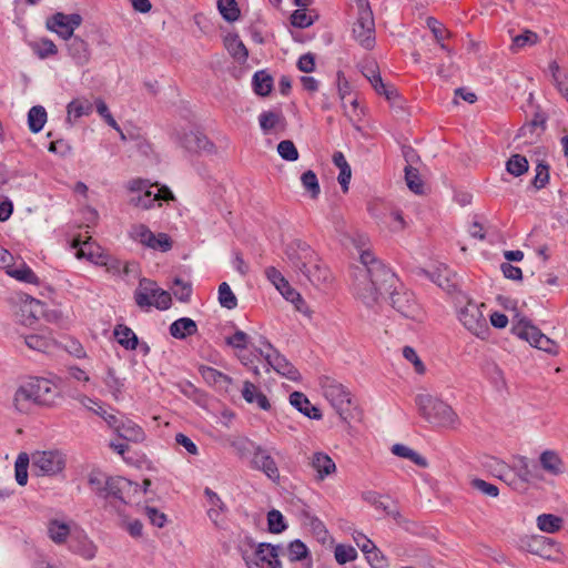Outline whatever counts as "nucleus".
I'll list each match as a JSON object with an SVG mask.
<instances>
[{"label":"nucleus","mask_w":568,"mask_h":568,"mask_svg":"<svg viewBox=\"0 0 568 568\" xmlns=\"http://www.w3.org/2000/svg\"><path fill=\"white\" fill-rule=\"evenodd\" d=\"M362 266L354 270L355 295L367 306L377 303L381 295L390 292L398 280L395 273L369 251L361 254Z\"/></svg>","instance_id":"obj_1"},{"label":"nucleus","mask_w":568,"mask_h":568,"mask_svg":"<svg viewBox=\"0 0 568 568\" xmlns=\"http://www.w3.org/2000/svg\"><path fill=\"white\" fill-rule=\"evenodd\" d=\"M415 403L419 414L436 427L456 428L459 424V417L455 410L447 403L430 394H418Z\"/></svg>","instance_id":"obj_2"},{"label":"nucleus","mask_w":568,"mask_h":568,"mask_svg":"<svg viewBox=\"0 0 568 568\" xmlns=\"http://www.w3.org/2000/svg\"><path fill=\"white\" fill-rule=\"evenodd\" d=\"M357 10L356 21L353 27L355 40L366 50L375 47V21L368 0H355Z\"/></svg>","instance_id":"obj_3"},{"label":"nucleus","mask_w":568,"mask_h":568,"mask_svg":"<svg viewBox=\"0 0 568 568\" xmlns=\"http://www.w3.org/2000/svg\"><path fill=\"white\" fill-rule=\"evenodd\" d=\"M134 301L141 310H150L154 306L158 310H168L171 306V294L149 278H141L134 291Z\"/></svg>","instance_id":"obj_4"},{"label":"nucleus","mask_w":568,"mask_h":568,"mask_svg":"<svg viewBox=\"0 0 568 568\" xmlns=\"http://www.w3.org/2000/svg\"><path fill=\"white\" fill-rule=\"evenodd\" d=\"M320 385L324 397L331 403L343 420H347L351 415L352 397L344 385L331 378L323 376Z\"/></svg>","instance_id":"obj_5"},{"label":"nucleus","mask_w":568,"mask_h":568,"mask_svg":"<svg viewBox=\"0 0 568 568\" xmlns=\"http://www.w3.org/2000/svg\"><path fill=\"white\" fill-rule=\"evenodd\" d=\"M481 306L473 301H467L466 304L458 310V318L466 329L475 336L485 339L488 335L489 327L486 318L481 312Z\"/></svg>","instance_id":"obj_6"},{"label":"nucleus","mask_w":568,"mask_h":568,"mask_svg":"<svg viewBox=\"0 0 568 568\" xmlns=\"http://www.w3.org/2000/svg\"><path fill=\"white\" fill-rule=\"evenodd\" d=\"M65 455L59 450L36 452L31 465L37 475L54 476L65 468Z\"/></svg>","instance_id":"obj_7"},{"label":"nucleus","mask_w":568,"mask_h":568,"mask_svg":"<svg viewBox=\"0 0 568 568\" xmlns=\"http://www.w3.org/2000/svg\"><path fill=\"white\" fill-rule=\"evenodd\" d=\"M263 348L254 347V352L262 356L270 367L290 381L297 382L301 379L300 372L292 363L281 355L267 341L263 342Z\"/></svg>","instance_id":"obj_8"},{"label":"nucleus","mask_w":568,"mask_h":568,"mask_svg":"<svg viewBox=\"0 0 568 568\" xmlns=\"http://www.w3.org/2000/svg\"><path fill=\"white\" fill-rule=\"evenodd\" d=\"M129 235L133 241L139 242L143 246L152 248V250L168 252L172 248V241L168 234H165V233L154 234L144 224L132 225L130 229Z\"/></svg>","instance_id":"obj_9"},{"label":"nucleus","mask_w":568,"mask_h":568,"mask_svg":"<svg viewBox=\"0 0 568 568\" xmlns=\"http://www.w3.org/2000/svg\"><path fill=\"white\" fill-rule=\"evenodd\" d=\"M82 16L79 13L55 12L45 21V27L59 38L67 40L74 36V30L82 24Z\"/></svg>","instance_id":"obj_10"},{"label":"nucleus","mask_w":568,"mask_h":568,"mask_svg":"<svg viewBox=\"0 0 568 568\" xmlns=\"http://www.w3.org/2000/svg\"><path fill=\"white\" fill-rule=\"evenodd\" d=\"M288 263L303 273L310 264L316 262V254L308 244L302 241L291 242L285 250Z\"/></svg>","instance_id":"obj_11"},{"label":"nucleus","mask_w":568,"mask_h":568,"mask_svg":"<svg viewBox=\"0 0 568 568\" xmlns=\"http://www.w3.org/2000/svg\"><path fill=\"white\" fill-rule=\"evenodd\" d=\"M390 294L392 306L403 316L410 320H417L420 316V310L416 303L413 293L404 291L397 292L396 286L387 292Z\"/></svg>","instance_id":"obj_12"},{"label":"nucleus","mask_w":568,"mask_h":568,"mask_svg":"<svg viewBox=\"0 0 568 568\" xmlns=\"http://www.w3.org/2000/svg\"><path fill=\"white\" fill-rule=\"evenodd\" d=\"M178 140L187 152L206 154L214 152V144L200 131L183 132L182 135L178 136Z\"/></svg>","instance_id":"obj_13"},{"label":"nucleus","mask_w":568,"mask_h":568,"mask_svg":"<svg viewBox=\"0 0 568 568\" xmlns=\"http://www.w3.org/2000/svg\"><path fill=\"white\" fill-rule=\"evenodd\" d=\"M308 466L314 471L315 481H324L337 471L335 462L323 452H315L308 457Z\"/></svg>","instance_id":"obj_14"},{"label":"nucleus","mask_w":568,"mask_h":568,"mask_svg":"<svg viewBox=\"0 0 568 568\" xmlns=\"http://www.w3.org/2000/svg\"><path fill=\"white\" fill-rule=\"evenodd\" d=\"M38 406H51L58 396L57 387L47 378L33 377L28 381Z\"/></svg>","instance_id":"obj_15"},{"label":"nucleus","mask_w":568,"mask_h":568,"mask_svg":"<svg viewBox=\"0 0 568 568\" xmlns=\"http://www.w3.org/2000/svg\"><path fill=\"white\" fill-rule=\"evenodd\" d=\"M44 313V305L29 295L21 297L19 311L16 313L18 321L26 325H32Z\"/></svg>","instance_id":"obj_16"},{"label":"nucleus","mask_w":568,"mask_h":568,"mask_svg":"<svg viewBox=\"0 0 568 568\" xmlns=\"http://www.w3.org/2000/svg\"><path fill=\"white\" fill-rule=\"evenodd\" d=\"M251 465L254 469L263 471L271 480L278 481L280 470L274 458L261 446L254 450Z\"/></svg>","instance_id":"obj_17"},{"label":"nucleus","mask_w":568,"mask_h":568,"mask_svg":"<svg viewBox=\"0 0 568 568\" xmlns=\"http://www.w3.org/2000/svg\"><path fill=\"white\" fill-rule=\"evenodd\" d=\"M65 41L68 55L75 62V64L80 67L88 64L91 59L89 43L79 36H72Z\"/></svg>","instance_id":"obj_18"},{"label":"nucleus","mask_w":568,"mask_h":568,"mask_svg":"<svg viewBox=\"0 0 568 568\" xmlns=\"http://www.w3.org/2000/svg\"><path fill=\"white\" fill-rule=\"evenodd\" d=\"M116 434L129 442L140 443L144 439L145 435L143 429L128 418H116L115 425L111 427Z\"/></svg>","instance_id":"obj_19"},{"label":"nucleus","mask_w":568,"mask_h":568,"mask_svg":"<svg viewBox=\"0 0 568 568\" xmlns=\"http://www.w3.org/2000/svg\"><path fill=\"white\" fill-rule=\"evenodd\" d=\"M280 550V546L261 542L254 550L255 559L267 564L270 568H282V564L278 559Z\"/></svg>","instance_id":"obj_20"},{"label":"nucleus","mask_w":568,"mask_h":568,"mask_svg":"<svg viewBox=\"0 0 568 568\" xmlns=\"http://www.w3.org/2000/svg\"><path fill=\"white\" fill-rule=\"evenodd\" d=\"M241 394L245 402H247L248 404H256L257 407L263 410L271 409V403L267 399L266 395L262 393L255 384L245 381L243 383Z\"/></svg>","instance_id":"obj_21"},{"label":"nucleus","mask_w":568,"mask_h":568,"mask_svg":"<svg viewBox=\"0 0 568 568\" xmlns=\"http://www.w3.org/2000/svg\"><path fill=\"white\" fill-rule=\"evenodd\" d=\"M32 390L33 388L29 385L28 381L17 389L13 402L17 410L20 413H30L33 406H38Z\"/></svg>","instance_id":"obj_22"},{"label":"nucleus","mask_w":568,"mask_h":568,"mask_svg":"<svg viewBox=\"0 0 568 568\" xmlns=\"http://www.w3.org/2000/svg\"><path fill=\"white\" fill-rule=\"evenodd\" d=\"M513 333L519 338L527 341L534 347L536 346L539 336L544 335L538 327L532 325L530 321L526 318H520L516 324H514Z\"/></svg>","instance_id":"obj_23"},{"label":"nucleus","mask_w":568,"mask_h":568,"mask_svg":"<svg viewBox=\"0 0 568 568\" xmlns=\"http://www.w3.org/2000/svg\"><path fill=\"white\" fill-rule=\"evenodd\" d=\"M290 403L298 412L310 418L320 419L322 417L320 409L311 405L308 398L301 392H293L290 395Z\"/></svg>","instance_id":"obj_24"},{"label":"nucleus","mask_w":568,"mask_h":568,"mask_svg":"<svg viewBox=\"0 0 568 568\" xmlns=\"http://www.w3.org/2000/svg\"><path fill=\"white\" fill-rule=\"evenodd\" d=\"M70 549L81 555L85 559H92L95 556V547L83 532L71 536Z\"/></svg>","instance_id":"obj_25"},{"label":"nucleus","mask_w":568,"mask_h":568,"mask_svg":"<svg viewBox=\"0 0 568 568\" xmlns=\"http://www.w3.org/2000/svg\"><path fill=\"white\" fill-rule=\"evenodd\" d=\"M426 24L432 31L440 49L444 50L447 53V55L452 59V57L454 55V51L444 43V39L449 38L452 33L444 27L443 23H440L434 17H428L426 20Z\"/></svg>","instance_id":"obj_26"},{"label":"nucleus","mask_w":568,"mask_h":568,"mask_svg":"<svg viewBox=\"0 0 568 568\" xmlns=\"http://www.w3.org/2000/svg\"><path fill=\"white\" fill-rule=\"evenodd\" d=\"M196 323L189 317L179 318L170 325V334L178 339H184L187 336L196 334Z\"/></svg>","instance_id":"obj_27"},{"label":"nucleus","mask_w":568,"mask_h":568,"mask_svg":"<svg viewBox=\"0 0 568 568\" xmlns=\"http://www.w3.org/2000/svg\"><path fill=\"white\" fill-rule=\"evenodd\" d=\"M23 343L33 351L49 353L55 347V342L44 334H30L22 336Z\"/></svg>","instance_id":"obj_28"},{"label":"nucleus","mask_w":568,"mask_h":568,"mask_svg":"<svg viewBox=\"0 0 568 568\" xmlns=\"http://www.w3.org/2000/svg\"><path fill=\"white\" fill-rule=\"evenodd\" d=\"M523 544L527 551L542 557L547 556V552L555 546L552 539L544 536H531L523 540Z\"/></svg>","instance_id":"obj_29"},{"label":"nucleus","mask_w":568,"mask_h":568,"mask_svg":"<svg viewBox=\"0 0 568 568\" xmlns=\"http://www.w3.org/2000/svg\"><path fill=\"white\" fill-rule=\"evenodd\" d=\"M540 466L544 470L552 476H558L564 473V463L559 455L554 450H545L539 457Z\"/></svg>","instance_id":"obj_30"},{"label":"nucleus","mask_w":568,"mask_h":568,"mask_svg":"<svg viewBox=\"0 0 568 568\" xmlns=\"http://www.w3.org/2000/svg\"><path fill=\"white\" fill-rule=\"evenodd\" d=\"M302 274L314 285H321L331 280L329 270L322 265L317 258Z\"/></svg>","instance_id":"obj_31"},{"label":"nucleus","mask_w":568,"mask_h":568,"mask_svg":"<svg viewBox=\"0 0 568 568\" xmlns=\"http://www.w3.org/2000/svg\"><path fill=\"white\" fill-rule=\"evenodd\" d=\"M199 373L211 386L226 387L232 383V378L230 376L210 366L201 365L199 367Z\"/></svg>","instance_id":"obj_32"},{"label":"nucleus","mask_w":568,"mask_h":568,"mask_svg":"<svg viewBox=\"0 0 568 568\" xmlns=\"http://www.w3.org/2000/svg\"><path fill=\"white\" fill-rule=\"evenodd\" d=\"M103 383L115 400H119L122 397L125 387V378L118 376L114 368H106Z\"/></svg>","instance_id":"obj_33"},{"label":"nucleus","mask_w":568,"mask_h":568,"mask_svg":"<svg viewBox=\"0 0 568 568\" xmlns=\"http://www.w3.org/2000/svg\"><path fill=\"white\" fill-rule=\"evenodd\" d=\"M80 404L89 410H92L94 414L100 416L105 420L109 427L115 425L118 416L115 414L109 413L102 405H100L97 400L82 395L79 397Z\"/></svg>","instance_id":"obj_34"},{"label":"nucleus","mask_w":568,"mask_h":568,"mask_svg":"<svg viewBox=\"0 0 568 568\" xmlns=\"http://www.w3.org/2000/svg\"><path fill=\"white\" fill-rule=\"evenodd\" d=\"M71 535V527L58 519H51L48 523V536L57 545L64 544Z\"/></svg>","instance_id":"obj_35"},{"label":"nucleus","mask_w":568,"mask_h":568,"mask_svg":"<svg viewBox=\"0 0 568 568\" xmlns=\"http://www.w3.org/2000/svg\"><path fill=\"white\" fill-rule=\"evenodd\" d=\"M130 485V481L122 477H110L106 479L104 485V491L100 497L103 498H115L121 501H124V498L122 496L123 489Z\"/></svg>","instance_id":"obj_36"},{"label":"nucleus","mask_w":568,"mask_h":568,"mask_svg":"<svg viewBox=\"0 0 568 568\" xmlns=\"http://www.w3.org/2000/svg\"><path fill=\"white\" fill-rule=\"evenodd\" d=\"M225 47L229 53L240 63L247 60L248 51L239 36H229L225 38Z\"/></svg>","instance_id":"obj_37"},{"label":"nucleus","mask_w":568,"mask_h":568,"mask_svg":"<svg viewBox=\"0 0 568 568\" xmlns=\"http://www.w3.org/2000/svg\"><path fill=\"white\" fill-rule=\"evenodd\" d=\"M361 72L368 80L374 90L383 87V79L376 61L371 59L363 61Z\"/></svg>","instance_id":"obj_38"},{"label":"nucleus","mask_w":568,"mask_h":568,"mask_svg":"<svg viewBox=\"0 0 568 568\" xmlns=\"http://www.w3.org/2000/svg\"><path fill=\"white\" fill-rule=\"evenodd\" d=\"M252 84L257 95L266 97L273 89V78L266 71L261 70L253 75Z\"/></svg>","instance_id":"obj_39"},{"label":"nucleus","mask_w":568,"mask_h":568,"mask_svg":"<svg viewBox=\"0 0 568 568\" xmlns=\"http://www.w3.org/2000/svg\"><path fill=\"white\" fill-rule=\"evenodd\" d=\"M564 520L561 517L552 514H541L537 517V527L545 532L555 534L562 527Z\"/></svg>","instance_id":"obj_40"},{"label":"nucleus","mask_w":568,"mask_h":568,"mask_svg":"<svg viewBox=\"0 0 568 568\" xmlns=\"http://www.w3.org/2000/svg\"><path fill=\"white\" fill-rule=\"evenodd\" d=\"M72 247L77 250V257L82 258L85 257L90 261H94L98 255L97 251L100 248L89 237L85 241L81 239H74L72 242Z\"/></svg>","instance_id":"obj_41"},{"label":"nucleus","mask_w":568,"mask_h":568,"mask_svg":"<svg viewBox=\"0 0 568 568\" xmlns=\"http://www.w3.org/2000/svg\"><path fill=\"white\" fill-rule=\"evenodd\" d=\"M47 121V111L41 105L32 106L28 112V125L31 132L38 133Z\"/></svg>","instance_id":"obj_42"},{"label":"nucleus","mask_w":568,"mask_h":568,"mask_svg":"<svg viewBox=\"0 0 568 568\" xmlns=\"http://www.w3.org/2000/svg\"><path fill=\"white\" fill-rule=\"evenodd\" d=\"M114 335L118 339V343L123 346L125 349H135L138 346V336L135 333L124 326L118 325L114 329Z\"/></svg>","instance_id":"obj_43"},{"label":"nucleus","mask_w":568,"mask_h":568,"mask_svg":"<svg viewBox=\"0 0 568 568\" xmlns=\"http://www.w3.org/2000/svg\"><path fill=\"white\" fill-rule=\"evenodd\" d=\"M7 274L21 282L38 283V276L26 263H21L19 266H7Z\"/></svg>","instance_id":"obj_44"},{"label":"nucleus","mask_w":568,"mask_h":568,"mask_svg":"<svg viewBox=\"0 0 568 568\" xmlns=\"http://www.w3.org/2000/svg\"><path fill=\"white\" fill-rule=\"evenodd\" d=\"M392 453L398 457L407 458L412 460L414 464H416L419 467H427L428 463L426 458L420 456L418 453L409 448L408 446H405L403 444H395L392 447Z\"/></svg>","instance_id":"obj_45"},{"label":"nucleus","mask_w":568,"mask_h":568,"mask_svg":"<svg viewBox=\"0 0 568 568\" xmlns=\"http://www.w3.org/2000/svg\"><path fill=\"white\" fill-rule=\"evenodd\" d=\"M528 160L521 154L511 155L506 162V170L514 176H520L528 171Z\"/></svg>","instance_id":"obj_46"},{"label":"nucleus","mask_w":568,"mask_h":568,"mask_svg":"<svg viewBox=\"0 0 568 568\" xmlns=\"http://www.w3.org/2000/svg\"><path fill=\"white\" fill-rule=\"evenodd\" d=\"M30 457L27 453H20L14 464L16 480L20 486H24L28 483V467Z\"/></svg>","instance_id":"obj_47"},{"label":"nucleus","mask_w":568,"mask_h":568,"mask_svg":"<svg viewBox=\"0 0 568 568\" xmlns=\"http://www.w3.org/2000/svg\"><path fill=\"white\" fill-rule=\"evenodd\" d=\"M219 303L226 310H234L237 306V298L226 282L219 285Z\"/></svg>","instance_id":"obj_48"},{"label":"nucleus","mask_w":568,"mask_h":568,"mask_svg":"<svg viewBox=\"0 0 568 568\" xmlns=\"http://www.w3.org/2000/svg\"><path fill=\"white\" fill-rule=\"evenodd\" d=\"M217 8L229 22H234L240 18V9L235 0H217Z\"/></svg>","instance_id":"obj_49"},{"label":"nucleus","mask_w":568,"mask_h":568,"mask_svg":"<svg viewBox=\"0 0 568 568\" xmlns=\"http://www.w3.org/2000/svg\"><path fill=\"white\" fill-rule=\"evenodd\" d=\"M68 120L79 119L83 115H89L92 112V104L89 101L73 100L68 106Z\"/></svg>","instance_id":"obj_50"},{"label":"nucleus","mask_w":568,"mask_h":568,"mask_svg":"<svg viewBox=\"0 0 568 568\" xmlns=\"http://www.w3.org/2000/svg\"><path fill=\"white\" fill-rule=\"evenodd\" d=\"M283 116L281 112L274 111H264L258 115V123L264 133L270 132L274 129L281 121Z\"/></svg>","instance_id":"obj_51"},{"label":"nucleus","mask_w":568,"mask_h":568,"mask_svg":"<svg viewBox=\"0 0 568 568\" xmlns=\"http://www.w3.org/2000/svg\"><path fill=\"white\" fill-rule=\"evenodd\" d=\"M517 474L523 481L529 483L534 478H538L536 474V465L530 466L527 457H519L516 465Z\"/></svg>","instance_id":"obj_52"},{"label":"nucleus","mask_w":568,"mask_h":568,"mask_svg":"<svg viewBox=\"0 0 568 568\" xmlns=\"http://www.w3.org/2000/svg\"><path fill=\"white\" fill-rule=\"evenodd\" d=\"M251 337L241 329H236L233 335L225 338L226 345L237 351H244L248 347Z\"/></svg>","instance_id":"obj_53"},{"label":"nucleus","mask_w":568,"mask_h":568,"mask_svg":"<svg viewBox=\"0 0 568 568\" xmlns=\"http://www.w3.org/2000/svg\"><path fill=\"white\" fill-rule=\"evenodd\" d=\"M301 181L311 197L316 199L321 192L316 174L312 170H308L302 174Z\"/></svg>","instance_id":"obj_54"},{"label":"nucleus","mask_w":568,"mask_h":568,"mask_svg":"<svg viewBox=\"0 0 568 568\" xmlns=\"http://www.w3.org/2000/svg\"><path fill=\"white\" fill-rule=\"evenodd\" d=\"M535 171L536 174L531 184L536 190H541L549 183V165L541 161L536 165Z\"/></svg>","instance_id":"obj_55"},{"label":"nucleus","mask_w":568,"mask_h":568,"mask_svg":"<svg viewBox=\"0 0 568 568\" xmlns=\"http://www.w3.org/2000/svg\"><path fill=\"white\" fill-rule=\"evenodd\" d=\"M405 180L410 191L416 194H420L423 192V183L417 169L412 165L405 166Z\"/></svg>","instance_id":"obj_56"},{"label":"nucleus","mask_w":568,"mask_h":568,"mask_svg":"<svg viewBox=\"0 0 568 568\" xmlns=\"http://www.w3.org/2000/svg\"><path fill=\"white\" fill-rule=\"evenodd\" d=\"M108 478L109 477H106L102 471L93 469L88 476V484L98 496H101L104 491V485Z\"/></svg>","instance_id":"obj_57"},{"label":"nucleus","mask_w":568,"mask_h":568,"mask_svg":"<svg viewBox=\"0 0 568 568\" xmlns=\"http://www.w3.org/2000/svg\"><path fill=\"white\" fill-rule=\"evenodd\" d=\"M334 556L339 565L353 561L357 557V551L352 546L339 544L335 547Z\"/></svg>","instance_id":"obj_58"},{"label":"nucleus","mask_w":568,"mask_h":568,"mask_svg":"<svg viewBox=\"0 0 568 568\" xmlns=\"http://www.w3.org/2000/svg\"><path fill=\"white\" fill-rule=\"evenodd\" d=\"M268 530L273 534H280L286 529V524L281 511L272 509L267 514Z\"/></svg>","instance_id":"obj_59"},{"label":"nucleus","mask_w":568,"mask_h":568,"mask_svg":"<svg viewBox=\"0 0 568 568\" xmlns=\"http://www.w3.org/2000/svg\"><path fill=\"white\" fill-rule=\"evenodd\" d=\"M278 292L282 294V296L286 300L293 303L297 311L303 312V306L305 305L304 300L302 298L301 294L296 292L287 282L285 286H282Z\"/></svg>","instance_id":"obj_60"},{"label":"nucleus","mask_w":568,"mask_h":568,"mask_svg":"<svg viewBox=\"0 0 568 568\" xmlns=\"http://www.w3.org/2000/svg\"><path fill=\"white\" fill-rule=\"evenodd\" d=\"M277 152L283 160L296 161L298 159V151L291 140H283L277 145Z\"/></svg>","instance_id":"obj_61"},{"label":"nucleus","mask_w":568,"mask_h":568,"mask_svg":"<svg viewBox=\"0 0 568 568\" xmlns=\"http://www.w3.org/2000/svg\"><path fill=\"white\" fill-rule=\"evenodd\" d=\"M34 51L39 58L45 59L48 57L55 55L58 53V48L54 42L50 39H41L36 45Z\"/></svg>","instance_id":"obj_62"},{"label":"nucleus","mask_w":568,"mask_h":568,"mask_svg":"<svg viewBox=\"0 0 568 568\" xmlns=\"http://www.w3.org/2000/svg\"><path fill=\"white\" fill-rule=\"evenodd\" d=\"M470 486L474 489L480 491L483 495H486L489 497H497L499 495V489L496 485L487 483L486 480L480 479V478L471 479Z\"/></svg>","instance_id":"obj_63"},{"label":"nucleus","mask_w":568,"mask_h":568,"mask_svg":"<svg viewBox=\"0 0 568 568\" xmlns=\"http://www.w3.org/2000/svg\"><path fill=\"white\" fill-rule=\"evenodd\" d=\"M173 295L181 302H189L192 293V286L190 283L183 282L176 277L174 280Z\"/></svg>","instance_id":"obj_64"}]
</instances>
